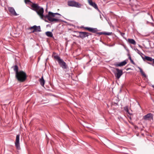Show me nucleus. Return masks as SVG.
Returning <instances> with one entry per match:
<instances>
[{"label": "nucleus", "mask_w": 154, "mask_h": 154, "mask_svg": "<svg viewBox=\"0 0 154 154\" xmlns=\"http://www.w3.org/2000/svg\"><path fill=\"white\" fill-rule=\"evenodd\" d=\"M138 68L139 69L141 74L144 77H146V75L145 73L143 71L142 69L139 67H138Z\"/></svg>", "instance_id": "nucleus-20"}, {"label": "nucleus", "mask_w": 154, "mask_h": 154, "mask_svg": "<svg viewBox=\"0 0 154 154\" xmlns=\"http://www.w3.org/2000/svg\"><path fill=\"white\" fill-rule=\"evenodd\" d=\"M88 3H89V1H92V0H88Z\"/></svg>", "instance_id": "nucleus-27"}, {"label": "nucleus", "mask_w": 154, "mask_h": 154, "mask_svg": "<svg viewBox=\"0 0 154 154\" xmlns=\"http://www.w3.org/2000/svg\"><path fill=\"white\" fill-rule=\"evenodd\" d=\"M103 33H104V32H99L98 33V34H99L100 35H101L103 34Z\"/></svg>", "instance_id": "nucleus-26"}, {"label": "nucleus", "mask_w": 154, "mask_h": 154, "mask_svg": "<svg viewBox=\"0 0 154 154\" xmlns=\"http://www.w3.org/2000/svg\"><path fill=\"white\" fill-rule=\"evenodd\" d=\"M112 34V32H104L103 35H111Z\"/></svg>", "instance_id": "nucleus-21"}, {"label": "nucleus", "mask_w": 154, "mask_h": 154, "mask_svg": "<svg viewBox=\"0 0 154 154\" xmlns=\"http://www.w3.org/2000/svg\"><path fill=\"white\" fill-rule=\"evenodd\" d=\"M88 4L90 5L93 7L97 10H98V8L97 4L94 2H93L92 1H89Z\"/></svg>", "instance_id": "nucleus-13"}, {"label": "nucleus", "mask_w": 154, "mask_h": 154, "mask_svg": "<svg viewBox=\"0 0 154 154\" xmlns=\"http://www.w3.org/2000/svg\"><path fill=\"white\" fill-rule=\"evenodd\" d=\"M152 61L153 63H148L150 65H151L152 66H154V59H153Z\"/></svg>", "instance_id": "nucleus-25"}, {"label": "nucleus", "mask_w": 154, "mask_h": 154, "mask_svg": "<svg viewBox=\"0 0 154 154\" xmlns=\"http://www.w3.org/2000/svg\"><path fill=\"white\" fill-rule=\"evenodd\" d=\"M24 2L26 4H27L31 2L30 0H25Z\"/></svg>", "instance_id": "nucleus-24"}, {"label": "nucleus", "mask_w": 154, "mask_h": 154, "mask_svg": "<svg viewBox=\"0 0 154 154\" xmlns=\"http://www.w3.org/2000/svg\"><path fill=\"white\" fill-rule=\"evenodd\" d=\"M153 88H154V85L153 86Z\"/></svg>", "instance_id": "nucleus-28"}, {"label": "nucleus", "mask_w": 154, "mask_h": 154, "mask_svg": "<svg viewBox=\"0 0 154 154\" xmlns=\"http://www.w3.org/2000/svg\"><path fill=\"white\" fill-rule=\"evenodd\" d=\"M128 41L129 43L133 44V45H135L136 44V42L133 39H128Z\"/></svg>", "instance_id": "nucleus-14"}, {"label": "nucleus", "mask_w": 154, "mask_h": 154, "mask_svg": "<svg viewBox=\"0 0 154 154\" xmlns=\"http://www.w3.org/2000/svg\"><path fill=\"white\" fill-rule=\"evenodd\" d=\"M16 77L19 81L23 82L26 80V75L25 72L23 71H20L16 74Z\"/></svg>", "instance_id": "nucleus-2"}, {"label": "nucleus", "mask_w": 154, "mask_h": 154, "mask_svg": "<svg viewBox=\"0 0 154 154\" xmlns=\"http://www.w3.org/2000/svg\"><path fill=\"white\" fill-rule=\"evenodd\" d=\"M46 35L50 37H53V34L52 32H51L48 31L46 32Z\"/></svg>", "instance_id": "nucleus-17"}, {"label": "nucleus", "mask_w": 154, "mask_h": 154, "mask_svg": "<svg viewBox=\"0 0 154 154\" xmlns=\"http://www.w3.org/2000/svg\"><path fill=\"white\" fill-rule=\"evenodd\" d=\"M55 54V53H53V54Z\"/></svg>", "instance_id": "nucleus-29"}, {"label": "nucleus", "mask_w": 154, "mask_h": 154, "mask_svg": "<svg viewBox=\"0 0 154 154\" xmlns=\"http://www.w3.org/2000/svg\"><path fill=\"white\" fill-rule=\"evenodd\" d=\"M116 72L114 73L115 76L116 78L119 79L123 74L122 71V70L117 68H116Z\"/></svg>", "instance_id": "nucleus-4"}, {"label": "nucleus", "mask_w": 154, "mask_h": 154, "mask_svg": "<svg viewBox=\"0 0 154 154\" xmlns=\"http://www.w3.org/2000/svg\"><path fill=\"white\" fill-rule=\"evenodd\" d=\"M84 28L86 30H87L89 32H91L93 33H95L97 31V30L96 29L93 28L91 27H84Z\"/></svg>", "instance_id": "nucleus-11"}, {"label": "nucleus", "mask_w": 154, "mask_h": 154, "mask_svg": "<svg viewBox=\"0 0 154 154\" xmlns=\"http://www.w3.org/2000/svg\"><path fill=\"white\" fill-rule=\"evenodd\" d=\"M83 6V5H82V4L78 3V8H82Z\"/></svg>", "instance_id": "nucleus-22"}, {"label": "nucleus", "mask_w": 154, "mask_h": 154, "mask_svg": "<svg viewBox=\"0 0 154 154\" xmlns=\"http://www.w3.org/2000/svg\"><path fill=\"white\" fill-rule=\"evenodd\" d=\"M8 10L10 13L12 15L14 16H17V14L16 13L13 7H9Z\"/></svg>", "instance_id": "nucleus-9"}, {"label": "nucleus", "mask_w": 154, "mask_h": 154, "mask_svg": "<svg viewBox=\"0 0 154 154\" xmlns=\"http://www.w3.org/2000/svg\"><path fill=\"white\" fill-rule=\"evenodd\" d=\"M143 59L144 60H146L148 61H152L153 59L150 57L145 56L144 57H143Z\"/></svg>", "instance_id": "nucleus-15"}, {"label": "nucleus", "mask_w": 154, "mask_h": 154, "mask_svg": "<svg viewBox=\"0 0 154 154\" xmlns=\"http://www.w3.org/2000/svg\"><path fill=\"white\" fill-rule=\"evenodd\" d=\"M79 33H80V36L82 38H84L91 35V33L86 32H80Z\"/></svg>", "instance_id": "nucleus-10"}, {"label": "nucleus", "mask_w": 154, "mask_h": 154, "mask_svg": "<svg viewBox=\"0 0 154 154\" xmlns=\"http://www.w3.org/2000/svg\"><path fill=\"white\" fill-rule=\"evenodd\" d=\"M138 68L139 69L141 74L144 77H146V75L145 73L143 71L142 69L139 67H138Z\"/></svg>", "instance_id": "nucleus-19"}, {"label": "nucleus", "mask_w": 154, "mask_h": 154, "mask_svg": "<svg viewBox=\"0 0 154 154\" xmlns=\"http://www.w3.org/2000/svg\"><path fill=\"white\" fill-rule=\"evenodd\" d=\"M69 6L72 7H77V3L74 1H69L68 2Z\"/></svg>", "instance_id": "nucleus-8"}, {"label": "nucleus", "mask_w": 154, "mask_h": 154, "mask_svg": "<svg viewBox=\"0 0 154 154\" xmlns=\"http://www.w3.org/2000/svg\"><path fill=\"white\" fill-rule=\"evenodd\" d=\"M129 59L130 60L132 64H135V63H134V61H133V60H132V59H131V56H130L129 57Z\"/></svg>", "instance_id": "nucleus-23"}, {"label": "nucleus", "mask_w": 154, "mask_h": 154, "mask_svg": "<svg viewBox=\"0 0 154 154\" xmlns=\"http://www.w3.org/2000/svg\"><path fill=\"white\" fill-rule=\"evenodd\" d=\"M14 70L16 72V74L19 72H18V67L17 65H15L14 67Z\"/></svg>", "instance_id": "nucleus-18"}, {"label": "nucleus", "mask_w": 154, "mask_h": 154, "mask_svg": "<svg viewBox=\"0 0 154 154\" xmlns=\"http://www.w3.org/2000/svg\"><path fill=\"white\" fill-rule=\"evenodd\" d=\"M153 114L151 113H149L144 116L143 118V119L145 120L151 121L153 119Z\"/></svg>", "instance_id": "nucleus-5"}, {"label": "nucleus", "mask_w": 154, "mask_h": 154, "mask_svg": "<svg viewBox=\"0 0 154 154\" xmlns=\"http://www.w3.org/2000/svg\"><path fill=\"white\" fill-rule=\"evenodd\" d=\"M54 59L57 60L60 66L62 68L65 69L66 68V63L64 61L63 59L60 58L58 55H54Z\"/></svg>", "instance_id": "nucleus-3"}, {"label": "nucleus", "mask_w": 154, "mask_h": 154, "mask_svg": "<svg viewBox=\"0 0 154 154\" xmlns=\"http://www.w3.org/2000/svg\"><path fill=\"white\" fill-rule=\"evenodd\" d=\"M31 9L35 11L39 16L41 19H43L44 17L47 18L50 22H57L60 21V19L57 17H55V15L61 16L58 13H54L51 12L49 11L48 14L44 16V9L43 8L39 6L38 4L35 3H32L31 5Z\"/></svg>", "instance_id": "nucleus-1"}, {"label": "nucleus", "mask_w": 154, "mask_h": 154, "mask_svg": "<svg viewBox=\"0 0 154 154\" xmlns=\"http://www.w3.org/2000/svg\"><path fill=\"white\" fill-rule=\"evenodd\" d=\"M39 81L41 85L42 86H44L45 84V81L43 79V76H42L41 78L40 79Z\"/></svg>", "instance_id": "nucleus-16"}, {"label": "nucleus", "mask_w": 154, "mask_h": 154, "mask_svg": "<svg viewBox=\"0 0 154 154\" xmlns=\"http://www.w3.org/2000/svg\"><path fill=\"white\" fill-rule=\"evenodd\" d=\"M127 63L126 60H125L123 62L119 63H116L115 64V65L116 66H122L125 65Z\"/></svg>", "instance_id": "nucleus-12"}, {"label": "nucleus", "mask_w": 154, "mask_h": 154, "mask_svg": "<svg viewBox=\"0 0 154 154\" xmlns=\"http://www.w3.org/2000/svg\"><path fill=\"white\" fill-rule=\"evenodd\" d=\"M33 29V30L32 32H40L41 31L40 26H37L35 25L29 28V29L31 30Z\"/></svg>", "instance_id": "nucleus-7"}, {"label": "nucleus", "mask_w": 154, "mask_h": 154, "mask_svg": "<svg viewBox=\"0 0 154 154\" xmlns=\"http://www.w3.org/2000/svg\"><path fill=\"white\" fill-rule=\"evenodd\" d=\"M20 134H17L16 137V139L15 142V146L16 148L17 149H20V142H19V137Z\"/></svg>", "instance_id": "nucleus-6"}]
</instances>
